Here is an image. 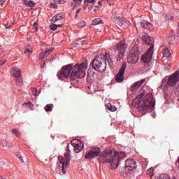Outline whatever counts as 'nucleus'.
Here are the masks:
<instances>
[{
  "label": "nucleus",
  "instance_id": "obj_17",
  "mask_svg": "<svg viewBox=\"0 0 179 179\" xmlns=\"http://www.w3.org/2000/svg\"><path fill=\"white\" fill-rule=\"evenodd\" d=\"M65 17V14L60 13L55 16H53L51 19L52 23H55L56 22H58V20H62V19H64Z\"/></svg>",
  "mask_w": 179,
  "mask_h": 179
},
{
  "label": "nucleus",
  "instance_id": "obj_31",
  "mask_svg": "<svg viewBox=\"0 0 179 179\" xmlns=\"http://www.w3.org/2000/svg\"><path fill=\"white\" fill-rule=\"evenodd\" d=\"M57 27L55 23L50 24V29H52L53 31H55V30H57Z\"/></svg>",
  "mask_w": 179,
  "mask_h": 179
},
{
  "label": "nucleus",
  "instance_id": "obj_4",
  "mask_svg": "<svg viewBox=\"0 0 179 179\" xmlns=\"http://www.w3.org/2000/svg\"><path fill=\"white\" fill-rule=\"evenodd\" d=\"M107 65L110 66V68L113 66V60L107 52H105V55L96 57L92 61V68L98 72H104L107 68Z\"/></svg>",
  "mask_w": 179,
  "mask_h": 179
},
{
  "label": "nucleus",
  "instance_id": "obj_7",
  "mask_svg": "<svg viewBox=\"0 0 179 179\" xmlns=\"http://www.w3.org/2000/svg\"><path fill=\"white\" fill-rule=\"evenodd\" d=\"M152 57H153V46L150 47L145 54L141 56V61L143 62V64H145V65L150 66V62H152Z\"/></svg>",
  "mask_w": 179,
  "mask_h": 179
},
{
  "label": "nucleus",
  "instance_id": "obj_56",
  "mask_svg": "<svg viewBox=\"0 0 179 179\" xmlns=\"http://www.w3.org/2000/svg\"><path fill=\"white\" fill-rule=\"evenodd\" d=\"M101 1H106V0H101ZM106 1H108V0H106Z\"/></svg>",
  "mask_w": 179,
  "mask_h": 179
},
{
  "label": "nucleus",
  "instance_id": "obj_36",
  "mask_svg": "<svg viewBox=\"0 0 179 179\" xmlns=\"http://www.w3.org/2000/svg\"><path fill=\"white\" fill-rule=\"evenodd\" d=\"M75 2V5H80L82 3V1L83 0H73Z\"/></svg>",
  "mask_w": 179,
  "mask_h": 179
},
{
  "label": "nucleus",
  "instance_id": "obj_18",
  "mask_svg": "<svg viewBox=\"0 0 179 179\" xmlns=\"http://www.w3.org/2000/svg\"><path fill=\"white\" fill-rule=\"evenodd\" d=\"M114 22L115 24H117V26H124L125 23H127V21L124 20L121 17L116 16L114 17Z\"/></svg>",
  "mask_w": 179,
  "mask_h": 179
},
{
  "label": "nucleus",
  "instance_id": "obj_19",
  "mask_svg": "<svg viewBox=\"0 0 179 179\" xmlns=\"http://www.w3.org/2000/svg\"><path fill=\"white\" fill-rule=\"evenodd\" d=\"M11 74L14 78H20L22 76V71L17 67H15L12 69Z\"/></svg>",
  "mask_w": 179,
  "mask_h": 179
},
{
  "label": "nucleus",
  "instance_id": "obj_30",
  "mask_svg": "<svg viewBox=\"0 0 179 179\" xmlns=\"http://www.w3.org/2000/svg\"><path fill=\"white\" fill-rule=\"evenodd\" d=\"M28 6H29V8H34V6H36V3L33 1H30L28 3Z\"/></svg>",
  "mask_w": 179,
  "mask_h": 179
},
{
  "label": "nucleus",
  "instance_id": "obj_29",
  "mask_svg": "<svg viewBox=\"0 0 179 179\" xmlns=\"http://www.w3.org/2000/svg\"><path fill=\"white\" fill-rule=\"evenodd\" d=\"M77 26L78 27H85L86 26V22L85 21H80L78 24Z\"/></svg>",
  "mask_w": 179,
  "mask_h": 179
},
{
  "label": "nucleus",
  "instance_id": "obj_46",
  "mask_svg": "<svg viewBox=\"0 0 179 179\" xmlns=\"http://www.w3.org/2000/svg\"><path fill=\"white\" fill-rule=\"evenodd\" d=\"M64 26V24H57V27H62Z\"/></svg>",
  "mask_w": 179,
  "mask_h": 179
},
{
  "label": "nucleus",
  "instance_id": "obj_43",
  "mask_svg": "<svg viewBox=\"0 0 179 179\" xmlns=\"http://www.w3.org/2000/svg\"><path fill=\"white\" fill-rule=\"evenodd\" d=\"M80 10H82L81 8H78L76 12V14L78 15V13H80Z\"/></svg>",
  "mask_w": 179,
  "mask_h": 179
},
{
  "label": "nucleus",
  "instance_id": "obj_12",
  "mask_svg": "<svg viewBox=\"0 0 179 179\" xmlns=\"http://www.w3.org/2000/svg\"><path fill=\"white\" fill-rule=\"evenodd\" d=\"M143 41H144V43H145V44H147V45H149L150 47H152V50L154 48V43L155 41H153V39H152V38L148 35V34H145L143 38H142Z\"/></svg>",
  "mask_w": 179,
  "mask_h": 179
},
{
  "label": "nucleus",
  "instance_id": "obj_11",
  "mask_svg": "<svg viewBox=\"0 0 179 179\" xmlns=\"http://www.w3.org/2000/svg\"><path fill=\"white\" fill-rule=\"evenodd\" d=\"M73 147H74L75 153H80L82 150L85 148V145L83 143L79 141L78 140H72L71 142Z\"/></svg>",
  "mask_w": 179,
  "mask_h": 179
},
{
  "label": "nucleus",
  "instance_id": "obj_54",
  "mask_svg": "<svg viewBox=\"0 0 179 179\" xmlns=\"http://www.w3.org/2000/svg\"><path fill=\"white\" fill-rule=\"evenodd\" d=\"M78 17V15H76V19Z\"/></svg>",
  "mask_w": 179,
  "mask_h": 179
},
{
  "label": "nucleus",
  "instance_id": "obj_37",
  "mask_svg": "<svg viewBox=\"0 0 179 179\" xmlns=\"http://www.w3.org/2000/svg\"><path fill=\"white\" fill-rule=\"evenodd\" d=\"M38 26V23L34 22V27H35V29L37 31L38 30V28L37 27Z\"/></svg>",
  "mask_w": 179,
  "mask_h": 179
},
{
  "label": "nucleus",
  "instance_id": "obj_15",
  "mask_svg": "<svg viewBox=\"0 0 179 179\" xmlns=\"http://www.w3.org/2000/svg\"><path fill=\"white\" fill-rule=\"evenodd\" d=\"M146 80V79H143L140 81H137L134 83L131 87H130V90L131 92H135L137 89H139L140 86H142V83H144V82Z\"/></svg>",
  "mask_w": 179,
  "mask_h": 179
},
{
  "label": "nucleus",
  "instance_id": "obj_53",
  "mask_svg": "<svg viewBox=\"0 0 179 179\" xmlns=\"http://www.w3.org/2000/svg\"><path fill=\"white\" fill-rule=\"evenodd\" d=\"M0 179H2V176H0Z\"/></svg>",
  "mask_w": 179,
  "mask_h": 179
},
{
  "label": "nucleus",
  "instance_id": "obj_49",
  "mask_svg": "<svg viewBox=\"0 0 179 179\" xmlns=\"http://www.w3.org/2000/svg\"><path fill=\"white\" fill-rule=\"evenodd\" d=\"M44 65H45V62H43V64L41 66V68H44Z\"/></svg>",
  "mask_w": 179,
  "mask_h": 179
},
{
  "label": "nucleus",
  "instance_id": "obj_45",
  "mask_svg": "<svg viewBox=\"0 0 179 179\" xmlns=\"http://www.w3.org/2000/svg\"><path fill=\"white\" fill-rule=\"evenodd\" d=\"M20 162H22V163H24V161L23 160V157H20Z\"/></svg>",
  "mask_w": 179,
  "mask_h": 179
},
{
  "label": "nucleus",
  "instance_id": "obj_26",
  "mask_svg": "<svg viewBox=\"0 0 179 179\" xmlns=\"http://www.w3.org/2000/svg\"><path fill=\"white\" fill-rule=\"evenodd\" d=\"M32 52H33V50L30 47H27L24 50V54H28V55H31Z\"/></svg>",
  "mask_w": 179,
  "mask_h": 179
},
{
  "label": "nucleus",
  "instance_id": "obj_1",
  "mask_svg": "<svg viewBox=\"0 0 179 179\" xmlns=\"http://www.w3.org/2000/svg\"><path fill=\"white\" fill-rule=\"evenodd\" d=\"M86 69H87V62L76 64L74 66L73 64H70L63 66L61 72L57 73V76L61 80L64 78H67L71 82H78V79L86 76Z\"/></svg>",
  "mask_w": 179,
  "mask_h": 179
},
{
  "label": "nucleus",
  "instance_id": "obj_25",
  "mask_svg": "<svg viewBox=\"0 0 179 179\" xmlns=\"http://www.w3.org/2000/svg\"><path fill=\"white\" fill-rule=\"evenodd\" d=\"M101 23H103V21L101 20H100V18L94 19L92 21V25L93 26H97V24H100Z\"/></svg>",
  "mask_w": 179,
  "mask_h": 179
},
{
  "label": "nucleus",
  "instance_id": "obj_20",
  "mask_svg": "<svg viewBox=\"0 0 179 179\" xmlns=\"http://www.w3.org/2000/svg\"><path fill=\"white\" fill-rule=\"evenodd\" d=\"M141 26L143 28L146 27V26H147L150 29H153V24H152L150 22H148L146 20H142L141 22Z\"/></svg>",
  "mask_w": 179,
  "mask_h": 179
},
{
  "label": "nucleus",
  "instance_id": "obj_52",
  "mask_svg": "<svg viewBox=\"0 0 179 179\" xmlns=\"http://www.w3.org/2000/svg\"><path fill=\"white\" fill-rule=\"evenodd\" d=\"M99 5H101V1L98 2Z\"/></svg>",
  "mask_w": 179,
  "mask_h": 179
},
{
  "label": "nucleus",
  "instance_id": "obj_41",
  "mask_svg": "<svg viewBox=\"0 0 179 179\" xmlns=\"http://www.w3.org/2000/svg\"><path fill=\"white\" fill-rule=\"evenodd\" d=\"M10 26H13V24H10V25H9V24H7L6 25V29H9V27H10Z\"/></svg>",
  "mask_w": 179,
  "mask_h": 179
},
{
  "label": "nucleus",
  "instance_id": "obj_40",
  "mask_svg": "<svg viewBox=\"0 0 179 179\" xmlns=\"http://www.w3.org/2000/svg\"><path fill=\"white\" fill-rule=\"evenodd\" d=\"M5 62H6V60H1V62H0V66H2V65H3L4 64H5Z\"/></svg>",
  "mask_w": 179,
  "mask_h": 179
},
{
  "label": "nucleus",
  "instance_id": "obj_10",
  "mask_svg": "<svg viewBox=\"0 0 179 179\" xmlns=\"http://www.w3.org/2000/svg\"><path fill=\"white\" fill-rule=\"evenodd\" d=\"M100 153H101V149L99 147H93L91 148V150L85 155V159H94V157H97V156H100Z\"/></svg>",
  "mask_w": 179,
  "mask_h": 179
},
{
  "label": "nucleus",
  "instance_id": "obj_47",
  "mask_svg": "<svg viewBox=\"0 0 179 179\" xmlns=\"http://www.w3.org/2000/svg\"><path fill=\"white\" fill-rule=\"evenodd\" d=\"M16 156H17V157H18V159H20V157H22V156L20 155V153H17V154L16 155Z\"/></svg>",
  "mask_w": 179,
  "mask_h": 179
},
{
  "label": "nucleus",
  "instance_id": "obj_44",
  "mask_svg": "<svg viewBox=\"0 0 179 179\" xmlns=\"http://www.w3.org/2000/svg\"><path fill=\"white\" fill-rule=\"evenodd\" d=\"M3 3H5V1L4 0H0V5H3Z\"/></svg>",
  "mask_w": 179,
  "mask_h": 179
},
{
  "label": "nucleus",
  "instance_id": "obj_39",
  "mask_svg": "<svg viewBox=\"0 0 179 179\" xmlns=\"http://www.w3.org/2000/svg\"><path fill=\"white\" fill-rule=\"evenodd\" d=\"M81 44L82 45H86V44H87V41L86 40L83 41Z\"/></svg>",
  "mask_w": 179,
  "mask_h": 179
},
{
  "label": "nucleus",
  "instance_id": "obj_14",
  "mask_svg": "<svg viewBox=\"0 0 179 179\" xmlns=\"http://www.w3.org/2000/svg\"><path fill=\"white\" fill-rule=\"evenodd\" d=\"M139 61V55H132L130 53L127 58V62L129 64H131L133 65H135L136 62Z\"/></svg>",
  "mask_w": 179,
  "mask_h": 179
},
{
  "label": "nucleus",
  "instance_id": "obj_50",
  "mask_svg": "<svg viewBox=\"0 0 179 179\" xmlns=\"http://www.w3.org/2000/svg\"><path fill=\"white\" fill-rule=\"evenodd\" d=\"M18 82H20V83L23 82V79L22 78H20V81H18Z\"/></svg>",
  "mask_w": 179,
  "mask_h": 179
},
{
  "label": "nucleus",
  "instance_id": "obj_6",
  "mask_svg": "<svg viewBox=\"0 0 179 179\" xmlns=\"http://www.w3.org/2000/svg\"><path fill=\"white\" fill-rule=\"evenodd\" d=\"M69 149L66 150V152L64 155V157L62 156H59V166L62 169V174H66V171H65V168L68 166V163H69L71 160V151L69 150V147H67Z\"/></svg>",
  "mask_w": 179,
  "mask_h": 179
},
{
  "label": "nucleus",
  "instance_id": "obj_5",
  "mask_svg": "<svg viewBox=\"0 0 179 179\" xmlns=\"http://www.w3.org/2000/svg\"><path fill=\"white\" fill-rule=\"evenodd\" d=\"M127 45L124 41H120L115 45L114 48L115 54L117 55V61L124 59L125 52H127Z\"/></svg>",
  "mask_w": 179,
  "mask_h": 179
},
{
  "label": "nucleus",
  "instance_id": "obj_16",
  "mask_svg": "<svg viewBox=\"0 0 179 179\" xmlns=\"http://www.w3.org/2000/svg\"><path fill=\"white\" fill-rule=\"evenodd\" d=\"M54 51V48H51L50 50H47L45 51H42L39 55V59L43 60L44 58H46V57H48L51 52Z\"/></svg>",
  "mask_w": 179,
  "mask_h": 179
},
{
  "label": "nucleus",
  "instance_id": "obj_23",
  "mask_svg": "<svg viewBox=\"0 0 179 179\" xmlns=\"http://www.w3.org/2000/svg\"><path fill=\"white\" fill-rule=\"evenodd\" d=\"M106 108L109 110V111H112V112L117 111V108L114 106H112L111 103H108L106 105Z\"/></svg>",
  "mask_w": 179,
  "mask_h": 179
},
{
  "label": "nucleus",
  "instance_id": "obj_51",
  "mask_svg": "<svg viewBox=\"0 0 179 179\" xmlns=\"http://www.w3.org/2000/svg\"><path fill=\"white\" fill-rule=\"evenodd\" d=\"M174 20V17H170V20Z\"/></svg>",
  "mask_w": 179,
  "mask_h": 179
},
{
  "label": "nucleus",
  "instance_id": "obj_33",
  "mask_svg": "<svg viewBox=\"0 0 179 179\" xmlns=\"http://www.w3.org/2000/svg\"><path fill=\"white\" fill-rule=\"evenodd\" d=\"M85 2L87 3H92V5H94V3H96V0H85Z\"/></svg>",
  "mask_w": 179,
  "mask_h": 179
},
{
  "label": "nucleus",
  "instance_id": "obj_38",
  "mask_svg": "<svg viewBox=\"0 0 179 179\" xmlns=\"http://www.w3.org/2000/svg\"><path fill=\"white\" fill-rule=\"evenodd\" d=\"M51 6H52V8H58V6L57 5V3H52V4L51 5Z\"/></svg>",
  "mask_w": 179,
  "mask_h": 179
},
{
  "label": "nucleus",
  "instance_id": "obj_22",
  "mask_svg": "<svg viewBox=\"0 0 179 179\" xmlns=\"http://www.w3.org/2000/svg\"><path fill=\"white\" fill-rule=\"evenodd\" d=\"M163 54H164V57H165L166 58H170V55H171V52H170V50H169V48H164Z\"/></svg>",
  "mask_w": 179,
  "mask_h": 179
},
{
  "label": "nucleus",
  "instance_id": "obj_32",
  "mask_svg": "<svg viewBox=\"0 0 179 179\" xmlns=\"http://www.w3.org/2000/svg\"><path fill=\"white\" fill-rule=\"evenodd\" d=\"M32 94L34 96H38V92H37V88H32Z\"/></svg>",
  "mask_w": 179,
  "mask_h": 179
},
{
  "label": "nucleus",
  "instance_id": "obj_8",
  "mask_svg": "<svg viewBox=\"0 0 179 179\" xmlns=\"http://www.w3.org/2000/svg\"><path fill=\"white\" fill-rule=\"evenodd\" d=\"M125 69H127V62H124L115 77V80L117 83H122L124 82V75H125Z\"/></svg>",
  "mask_w": 179,
  "mask_h": 179
},
{
  "label": "nucleus",
  "instance_id": "obj_28",
  "mask_svg": "<svg viewBox=\"0 0 179 179\" xmlns=\"http://www.w3.org/2000/svg\"><path fill=\"white\" fill-rule=\"evenodd\" d=\"M12 132L17 138H20V133H19V131H17L16 129H13L12 130Z\"/></svg>",
  "mask_w": 179,
  "mask_h": 179
},
{
  "label": "nucleus",
  "instance_id": "obj_35",
  "mask_svg": "<svg viewBox=\"0 0 179 179\" xmlns=\"http://www.w3.org/2000/svg\"><path fill=\"white\" fill-rule=\"evenodd\" d=\"M55 2H57V3H59L60 5H64L65 3L64 0H55Z\"/></svg>",
  "mask_w": 179,
  "mask_h": 179
},
{
  "label": "nucleus",
  "instance_id": "obj_48",
  "mask_svg": "<svg viewBox=\"0 0 179 179\" xmlns=\"http://www.w3.org/2000/svg\"><path fill=\"white\" fill-rule=\"evenodd\" d=\"M90 76V75L89 74V73H87V79H89Z\"/></svg>",
  "mask_w": 179,
  "mask_h": 179
},
{
  "label": "nucleus",
  "instance_id": "obj_21",
  "mask_svg": "<svg viewBox=\"0 0 179 179\" xmlns=\"http://www.w3.org/2000/svg\"><path fill=\"white\" fill-rule=\"evenodd\" d=\"M130 54L133 55H139V50L138 48V45H135L134 46H133Z\"/></svg>",
  "mask_w": 179,
  "mask_h": 179
},
{
  "label": "nucleus",
  "instance_id": "obj_27",
  "mask_svg": "<svg viewBox=\"0 0 179 179\" xmlns=\"http://www.w3.org/2000/svg\"><path fill=\"white\" fill-rule=\"evenodd\" d=\"M52 107H53L52 103L48 104V105H46V106L45 107V110L46 112L52 111Z\"/></svg>",
  "mask_w": 179,
  "mask_h": 179
},
{
  "label": "nucleus",
  "instance_id": "obj_2",
  "mask_svg": "<svg viewBox=\"0 0 179 179\" xmlns=\"http://www.w3.org/2000/svg\"><path fill=\"white\" fill-rule=\"evenodd\" d=\"M127 155L124 152L113 151L111 150H106L105 152L101 154L98 160L101 163H108L110 166V169H118V164H120V160L122 157H126Z\"/></svg>",
  "mask_w": 179,
  "mask_h": 179
},
{
  "label": "nucleus",
  "instance_id": "obj_9",
  "mask_svg": "<svg viewBox=\"0 0 179 179\" xmlns=\"http://www.w3.org/2000/svg\"><path fill=\"white\" fill-rule=\"evenodd\" d=\"M164 80H166V83L169 86H176L177 82L179 80V72L176 71L169 77H166Z\"/></svg>",
  "mask_w": 179,
  "mask_h": 179
},
{
  "label": "nucleus",
  "instance_id": "obj_34",
  "mask_svg": "<svg viewBox=\"0 0 179 179\" xmlns=\"http://www.w3.org/2000/svg\"><path fill=\"white\" fill-rule=\"evenodd\" d=\"M152 171H153V168H150V169L148 170V173H150L151 179H153V173H152Z\"/></svg>",
  "mask_w": 179,
  "mask_h": 179
},
{
  "label": "nucleus",
  "instance_id": "obj_3",
  "mask_svg": "<svg viewBox=\"0 0 179 179\" xmlns=\"http://www.w3.org/2000/svg\"><path fill=\"white\" fill-rule=\"evenodd\" d=\"M145 91L143 90L140 94L137 95L136 98L133 100V106L134 107H137L138 108V111L141 113L145 111L148 107H152V108H155L156 106V99L152 97V94H148L143 100V96H145Z\"/></svg>",
  "mask_w": 179,
  "mask_h": 179
},
{
  "label": "nucleus",
  "instance_id": "obj_13",
  "mask_svg": "<svg viewBox=\"0 0 179 179\" xmlns=\"http://www.w3.org/2000/svg\"><path fill=\"white\" fill-rule=\"evenodd\" d=\"M125 166L129 170H134L136 169V162L132 159H128L125 162Z\"/></svg>",
  "mask_w": 179,
  "mask_h": 179
},
{
  "label": "nucleus",
  "instance_id": "obj_55",
  "mask_svg": "<svg viewBox=\"0 0 179 179\" xmlns=\"http://www.w3.org/2000/svg\"><path fill=\"white\" fill-rule=\"evenodd\" d=\"M72 88V86H70V89H71Z\"/></svg>",
  "mask_w": 179,
  "mask_h": 179
},
{
  "label": "nucleus",
  "instance_id": "obj_24",
  "mask_svg": "<svg viewBox=\"0 0 179 179\" xmlns=\"http://www.w3.org/2000/svg\"><path fill=\"white\" fill-rule=\"evenodd\" d=\"M27 106L29 107L30 110H33L34 105H33V103H31V102H28V103H24L22 104V107L24 108H26V107H27Z\"/></svg>",
  "mask_w": 179,
  "mask_h": 179
},
{
  "label": "nucleus",
  "instance_id": "obj_42",
  "mask_svg": "<svg viewBox=\"0 0 179 179\" xmlns=\"http://www.w3.org/2000/svg\"><path fill=\"white\" fill-rule=\"evenodd\" d=\"M2 145H3V146H8V142L3 141V142L2 143Z\"/></svg>",
  "mask_w": 179,
  "mask_h": 179
}]
</instances>
